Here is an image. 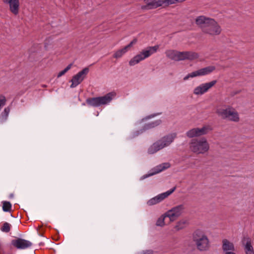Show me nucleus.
<instances>
[{
    "label": "nucleus",
    "instance_id": "nucleus-8",
    "mask_svg": "<svg viewBox=\"0 0 254 254\" xmlns=\"http://www.w3.org/2000/svg\"><path fill=\"white\" fill-rule=\"evenodd\" d=\"M216 69L215 66L209 65L200 68L187 74L184 78V80H187L190 78H193L197 76H203L209 75L213 72Z\"/></svg>",
    "mask_w": 254,
    "mask_h": 254
},
{
    "label": "nucleus",
    "instance_id": "nucleus-34",
    "mask_svg": "<svg viewBox=\"0 0 254 254\" xmlns=\"http://www.w3.org/2000/svg\"><path fill=\"white\" fill-rule=\"evenodd\" d=\"M10 197H13V194H11L10 195Z\"/></svg>",
    "mask_w": 254,
    "mask_h": 254
},
{
    "label": "nucleus",
    "instance_id": "nucleus-14",
    "mask_svg": "<svg viewBox=\"0 0 254 254\" xmlns=\"http://www.w3.org/2000/svg\"><path fill=\"white\" fill-rule=\"evenodd\" d=\"M11 243L13 247L18 249H25L32 245L31 242L20 238L12 240Z\"/></svg>",
    "mask_w": 254,
    "mask_h": 254
},
{
    "label": "nucleus",
    "instance_id": "nucleus-22",
    "mask_svg": "<svg viewBox=\"0 0 254 254\" xmlns=\"http://www.w3.org/2000/svg\"><path fill=\"white\" fill-rule=\"evenodd\" d=\"M246 240V243L245 244V250L246 254H254L253 247L251 245V241L249 238H246L243 241V244L244 241Z\"/></svg>",
    "mask_w": 254,
    "mask_h": 254
},
{
    "label": "nucleus",
    "instance_id": "nucleus-7",
    "mask_svg": "<svg viewBox=\"0 0 254 254\" xmlns=\"http://www.w3.org/2000/svg\"><path fill=\"white\" fill-rule=\"evenodd\" d=\"M216 113L223 119H228L230 121L238 122L239 121V116L237 111L231 107L226 109L217 110Z\"/></svg>",
    "mask_w": 254,
    "mask_h": 254
},
{
    "label": "nucleus",
    "instance_id": "nucleus-28",
    "mask_svg": "<svg viewBox=\"0 0 254 254\" xmlns=\"http://www.w3.org/2000/svg\"><path fill=\"white\" fill-rule=\"evenodd\" d=\"M72 65V64H68L64 70L61 71L58 74V77H60L64 75L68 70L71 68Z\"/></svg>",
    "mask_w": 254,
    "mask_h": 254
},
{
    "label": "nucleus",
    "instance_id": "nucleus-19",
    "mask_svg": "<svg viewBox=\"0 0 254 254\" xmlns=\"http://www.w3.org/2000/svg\"><path fill=\"white\" fill-rule=\"evenodd\" d=\"M137 40L136 39H133L129 44L125 46L122 49L117 51L114 54L113 57L116 59H118L123 56L127 52L129 48L131 47L132 45L136 43Z\"/></svg>",
    "mask_w": 254,
    "mask_h": 254
},
{
    "label": "nucleus",
    "instance_id": "nucleus-12",
    "mask_svg": "<svg viewBox=\"0 0 254 254\" xmlns=\"http://www.w3.org/2000/svg\"><path fill=\"white\" fill-rule=\"evenodd\" d=\"M216 83L217 80H214L209 82L202 83L194 89L193 93L197 95H202L207 92Z\"/></svg>",
    "mask_w": 254,
    "mask_h": 254
},
{
    "label": "nucleus",
    "instance_id": "nucleus-15",
    "mask_svg": "<svg viewBox=\"0 0 254 254\" xmlns=\"http://www.w3.org/2000/svg\"><path fill=\"white\" fill-rule=\"evenodd\" d=\"M5 4H8L10 11L14 15L19 13L20 2L19 0H2Z\"/></svg>",
    "mask_w": 254,
    "mask_h": 254
},
{
    "label": "nucleus",
    "instance_id": "nucleus-23",
    "mask_svg": "<svg viewBox=\"0 0 254 254\" xmlns=\"http://www.w3.org/2000/svg\"><path fill=\"white\" fill-rule=\"evenodd\" d=\"M161 123V120H157L146 124L145 127L146 129H150L159 126Z\"/></svg>",
    "mask_w": 254,
    "mask_h": 254
},
{
    "label": "nucleus",
    "instance_id": "nucleus-20",
    "mask_svg": "<svg viewBox=\"0 0 254 254\" xmlns=\"http://www.w3.org/2000/svg\"><path fill=\"white\" fill-rule=\"evenodd\" d=\"M180 54L181 52L173 50H167L165 52V54L167 57L175 61H181Z\"/></svg>",
    "mask_w": 254,
    "mask_h": 254
},
{
    "label": "nucleus",
    "instance_id": "nucleus-33",
    "mask_svg": "<svg viewBox=\"0 0 254 254\" xmlns=\"http://www.w3.org/2000/svg\"><path fill=\"white\" fill-rule=\"evenodd\" d=\"M156 116V115H151L150 117H154Z\"/></svg>",
    "mask_w": 254,
    "mask_h": 254
},
{
    "label": "nucleus",
    "instance_id": "nucleus-32",
    "mask_svg": "<svg viewBox=\"0 0 254 254\" xmlns=\"http://www.w3.org/2000/svg\"><path fill=\"white\" fill-rule=\"evenodd\" d=\"M225 254H236L234 252H226L225 253Z\"/></svg>",
    "mask_w": 254,
    "mask_h": 254
},
{
    "label": "nucleus",
    "instance_id": "nucleus-1",
    "mask_svg": "<svg viewBox=\"0 0 254 254\" xmlns=\"http://www.w3.org/2000/svg\"><path fill=\"white\" fill-rule=\"evenodd\" d=\"M195 23L204 34L215 36L220 35L222 32L221 26L213 18L200 15L196 17Z\"/></svg>",
    "mask_w": 254,
    "mask_h": 254
},
{
    "label": "nucleus",
    "instance_id": "nucleus-2",
    "mask_svg": "<svg viewBox=\"0 0 254 254\" xmlns=\"http://www.w3.org/2000/svg\"><path fill=\"white\" fill-rule=\"evenodd\" d=\"M176 137L177 134L176 133L164 136L149 147L148 153L150 154H153L163 148L169 146Z\"/></svg>",
    "mask_w": 254,
    "mask_h": 254
},
{
    "label": "nucleus",
    "instance_id": "nucleus-6",
    "mask_svg": "<svg viewBox=\"0 0 254 254\" xmlns=\"http://www.w3.org/2000/svg\"><path fill=\"white\" fill-rule=\"evenodd\" d=\"M114 95L115 94L113 92H110L103 96L88 98L86 102L89 106L97 107L110 103Z\"/></svg>",
    "mask_w": 254,
    "mask_h": 254
},
{
    "label": "nucleus",
    "instance_id": "nucleus-25",
    "mask_svg": "<svg viewBox=\"0 0 254 254\" xmlns=\"http://www.w3.org/2000/svg\"><path fill=\"white\" fill-rule=\"evenodd\" d=\"M165 217H167V216H165V215L164 216L162 215L160 217H159L156 221V225L158 226H161V227H163V226H164L165 225L164 220H165Z\"/></svg>",
    "mask_w": 254,
    "mask_h": 254
},
{
    "label": "nucleus",
    "instance_id": "nucleus-26",
    "mask_svg": "<svg viewBox=\"0 0 254 254\" xmlns=\"http://www.w3.org/2000/svg\"><path fill=\"white\" fill-rule=\"evenodd\" d=\"M11 228V225L7 222H4L2 226L1 227L0 230L5 233H8L10 231Z\"/></svg>",
    "mask_w": 254,
    "mask_h": 254
},
{
    "label": "nucleus",
    "instance_id": "nucleus-21",
    "mask_svg": "<svg viewBox=\"0 0 254 254\" xmlns=\"http://www.w3.org/2000/svg\"><path fill=\"white\" fill-rule=\"evenodd\" d=\"M222 250L225 253L234 252L235 250L234 245L227 239H224L222 241Z\"/></svg>",
    "mask_w": 254,
    "mask_h": 254
},
{
    "label": "nucleus",
    "instance_id": "nucleus-30",
    "mask_svg": "<svg viewBox=\"0 0 254 254\" xmlns=\"http://www.w3.org/2000/svg\"><path fill=\"white\" fill-rule=\"evenodd\" d=\"M6 100L5 97L2 95H0V110L2 107L6 104Z\"/></svg>",
    "mask_w": 254,
    "mask_h": 254
},
{
    "label": "nucleus",
    "instance_id": "nucleus-29",
    "mask_svg": "<svg viewBox=\"0 0 254 254\" xmlns=\"http://www.w3.org/2000/svg\"><path fill=\"white\" fill-rule=\"evenodd\" d=\"M10 108L9 107L5 108L3 111L1 113V118L6 120L8 116Z\"/></svg>",
    "mask_w": 254,
    "mask_h": 254
},
{
    "label": "nucleus",
    "instance_id": "nucleus-10",
    "mask_svg": "<svg viewBox=\"0 0 254 254\" xmlns=\"http://www.w3.org/2000/svg\"><path fill=\"white\" fill-rule=\"evenodd\" d=\"M211 130L212 128L210 126H205L201 128L196 127L191 129L186 132V135L189 138H192L206 134L208 131Z\"/></svg>",
    "mask_w": 254,
    "mask_h": 254
},
{
    "label": "nucleus",
    "instance_id": "nucleus-4",
    "mask_svg": "<svg viewBox=\"0 0 254 254\" xmlns=\"http://www.w3.org/2000/svg\"><path fill=\"white\" fill-rule=\"evenodd\" d=\"M193 240L197 249L200 251H206L209 249L210 246L209 240L202 230H196L194 232Z\"/></svg>",
    "mask_w": 254,
    "mask_h": 254
},
{
    "label": "nucleus",
    "instance_id": "nucleus-9",
    "mask_svg": "<svg viewBox=\"0 0 254 254\" xmlns=\"http://www.w3.org/2000/svg\"><path fill=\"white\" fill-rule=\"evenodd\" d=\"M89 69L88 67H85L82 70L74 75L70 81L72 82L70 86V88H74L80 84L85 78L87 74L89 72Z\"/></svg>",
    "mask_w": 254,
    "mask_h": 254
},
{
    "label": "nucleus",
    "instance_id": "nucleus-16",
    "mask_svg": "<svg viewBox=\"0 0 254 254\" xmlns=\"http://www.w3.org/2000/svg\"><path fill=\"white\" fill-rule=\"evenodd\" d=\"M144 1L146 4L141 6V9L143 10L155 9L163 6L162 0H144Z\"/></svg>",
    "mask_w": 254,
    "mask_h": 254
},
{
    "label": "nucleus",
    "instance_id": "nucleus-31",
    "mask_svg": "<svg viewBox=\"0 0 254 254\" xmlns=\"http://www.w3.org/2000/svg\"><path fill=\"white\" fill-rule=\"evenodd\" d=\"M153 252L151 250H145L142 252V254H153Z\"/></svg>",
    "mask_w": 254,
    "mask_h": 254
},
{
    "label": "nucleus",
    "instance_id": "nucleus-27",
    "mask_svg": "<svg viewBox=\"0 0 254 254\" xmlns=\"http://www.w3.org/2000/svg\"><path fill=\"white\" fill-rule=\"evenodd\" d=\"M186 226V222L185 221H179L177 223L175 227V229L177 231H179L180 230L183 229Z\"/></svg>",
    "mask_w": 254,
    "mask_h": 254
},
{
    "label": "nucleus",
    "instance_id": "nucleus-18",
    "mask_svg": "<svg viewBox=\"0 0 254 254\" xmlns=\"http://www.w3.org/2000/svg\"><path fill=\"white\" fill-rule=\"evenodd\" d=\"M181 61L186 60L192 61L197 59L199 55L197 53L192 51L181 52Z\"/></svg>",
    "mask_w": 254,
    "mask_h": 254
},
{
    "label": "nucleus",
    "instance_id": "nucleus-17",
    "mask_svg": "<svg viewBox=\"0 0 254 254\" xmlns=\"http://www.w3.org/2000/svg\"><path fill=\"white\" fill-rule=\"evenodd\" d=\"M170 167V164L169 163H164L161 164H160V165L156 166L155 168H154L152 170V171H151L152 172L151 173H150L148 174L143 175L142 177V179H144L148 177L155 175L157 173H159L165 170L166 169L169 168Z\"/></svg>",
    "mask_w": 254,
    "mask_h": 254
},
{
    "label": "nucleus",
    "instance_id": "nucleus-3",
    "mask_svg": "<svg viewBox=\"0 0 254 254\" xmlns=\"http://www.w3.org/2000/svg\"><path fill=\"white\" fill-rule=\"evenodd\" d=\"M190 150L196 154H204L209 149V144L205 137L192 139L190 143Z\"/></svg>",
    "mask_w": 254,
    "mask_h": 254
},
{
    "label": "nucleus",
    "instance_id": "nucleus-13",
    "mask_svg": "<svg viewBox=\"0 0 254 254\" xmlns=\"http://www.w3.org/2000/svg\"><path fill=\"white\" fill-rule=\"evenodd\" d=\"M175 190V188H174L172 190H168L165 192L161 193L152 198L149 199L147 202V204L149 206L153 205L154 204H156L161 201H162L163 199H164L165 198L168 197L170 194H171Z\"/></svg>",
    "mask_w": 254,
    "mask_h": 254
},
{
    "label": "nucleus",
    "instance_id": "nucleus-24",
    "mask_svg": "<svg viewBox=\"0 0 254 254\" xmlns=\"http://www.w3.org/2000/svg\"><path fill=\"white\" fill-rule=\"evenodd\" d=\"M2 210L4 212H9L11 209V204L9 201H3Z\"/></svg>",
    "mask_w": 254,
    "mask_h": 254
},
{
    "label": "nucleus",
    "instance_id": "nucleus-5",
    "mask_svg": "<svg viewBox=\"0 0 254 254\" xmlns=\"http://www.w3.org/2000/svg\"><path fill=\"white\" fill-rule=\"evenodd\" d=\"M158 49L159 46L156 45L152 47H148L146 49L142 50L141 52L130 60L129 62V65L133 66L140 62L149 57L155 53Z\"/></svg>",
    "mask_w": 254,
    "mask_h": 254
},
{
    "label": "nucleus",
    "instance_id": "nucleus-11",
    "mask_svg": "<svg viewBox=\"0 0 254 254\" xmlns=\"http://www.w3.org/2000/svg\"><path fill=\"white\" fill-rule=\"evenodd\" d=\"M184 209L185 207L184 205H177L168 210L165 213V216L169 218L171 221H174L183 213Z\"/></svg>",
    "mask_w": 254,
    "mask_h": 254
}]
</instances>
